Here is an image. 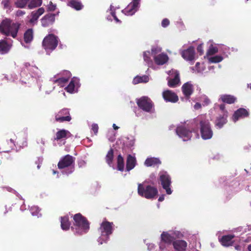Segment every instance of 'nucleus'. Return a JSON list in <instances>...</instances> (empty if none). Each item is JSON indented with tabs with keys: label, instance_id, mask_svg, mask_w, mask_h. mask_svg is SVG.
Here are the masks:
<instances>
[{
	"label": "nucleus",
	"instance_id": "obj_1",
	"mask_svg": "<svg viewBox=\"0 0 251 251\" xmlns=\"http://www.w3.org/2000/svg\"><path fill=\"white\" fill-rule=\"evenodd\" d=\"M193 124L200 125L201 138L204 140L210 139L213 136L210 122L205 115H200L193 120Z\"/></svg>",
	"mask_w": 251,
	"mask_h": 251
},
{
	"label": "nucleus",
	"instance_id": "obj_2",
	"mask_svg": "<svg viewBox=\"0 0 251 251\" xmlns=\"http://www.w3.org/2000/svg\"><path fill=\"white\" fill-rule=\"evenodd\" d=\"M20 26L18 23L12 22L10 19L5 18L0 24V32L6 36H10L15 38Z\"/></svg>",
	"mask_w": 251,
	"mask_h": 251
},
{
	"label": "nucleus",
	"instance_id": "obj_3",
	"mask_svg": "<svg viewBox=\"0 0 251 251\" xmlns=\"http://www.w3.org/2000/svg\"><path fill=\"white\" fill-rule=\"evenodd\" d=\"M193 121L185 122L177 126L176 129L177 135L183 141H186L190 140L192 137V132L193 129Z\"/></svg>",
	"mask_w": 251,
	"mask_h": 251
},
{
	"label": "nucleus",
	"instance_id": "obj_4",
	"mask_svg": "<svg viewBox=\"0 0 251 251\" xmlns=\"http://www.w3.org/2000/svg\"><path fill=\"white\" fill-rule=\"evenodd\" d=\"M75 222V233L79 235L86 233L89 229V224L85 218L80 213L76 214L74 216Z\"/></svg>",
	"mask_w": 251,
	"mask_h": 251
},
{
	"label": "nucleus",
	"instance_id": "obj_5",
	"mask_svg": "<svg viewBox=\"0 0 251 251\" xmlns=\"http://www.w3.org/2000/svg\"><path fill=\"white\" fill-rule=\"evenodd\" d=\"M138 194L147 199H153L158 194L156 188L151 185H144L139 183L138 186Z\"/></svg>",
	"mask_w": 251,
	"mask_h": 251
},
{
	"label": "nucleus",
	"instance_id": "obj_6",
	"mask_svg": "<svg viewBox=\"0 0 251 251\" xmlns=\"http://www.w3.org/2000/svg\"><path fill=\"white\" fill-rule=\"evenodd\" d=\"M113 223L103 222L101 223L100 228L101 232L100 236L98 238V241L100 244L106 242L109 239V236L113 232Z\"/></svg>",
	"mask_w": 251,
	"mask_h": 251
},
{
	"label": "nucleus",
	"instance_id": "obj_7",
	"mask_svg": "<svg viewBox=\"0 0 251 251\" xmlns=\"http://www.w3.org/2000/svg\"><path fill=\"white\" fill-rule=\"evenodd\" d=\"M75 161V157L67 154L61 158L57 166L60 169L69 168L68 171L65 172L66 174L69 175L74 171Z\"/></svg>",
	"mask_w": 251,
	"mask_h": 251
},
{
	"label": "nucleus",
	"instance_id": "obj_8",
	"mask_svg": "<svg viewBox=\"0 0 251 251\" xmlns=\"http://www.w3.org/2000/svg\"><path fill=\"white\" fill-rule=\"evenodd\" d=\"M58 45V38L52 34L46 36L42 42V45L47 52L52 51Z\"/></svg>",
	"mask_w": 251,
	"mask_h": 251
},
{
	"label": "nucleus",
	"instance_id": "obj_9",
	"mask_svg": "<svg viewBox=\"0 0 251 251\" xmlns=\"http://www.w3.org/2000/svg\"><path fill=\"white\" fill-rule=\"evenodd\" d=\"M159 178L162 187L166 190V193L171 194L172 191L170 187L171 180L169 175L166 172H161L159 173Z\"/></svg>",
	"mask_w": 251,
	"mask_h": 251
},
{
	"label": "nucleus",
	"instance_id": "obj_10",
	"mask_svg": "<svg viewBox=\"0 0 251 251\" xmlns=\"http://www.w3.org/2000/svg\"><path fill=\"white\" fill-rule=\"evenodd\" d=\"M138 106L143 111L147 112H151L153 104L151 100L146 97H143L137 101Z\"/></svg>",
	"mask_w": 251,
	"mask_h": 251
},
{
	"label": "nucleus",
	"instance_id": "obj_11",
	"mask_svg": "<svg viewBox=\"0 0 251 251\" xmlns=\"http://www.w3.org/2000/svg\"><path fill=\"white\" fill-rule=\"evenodd\" d=\"M71 76V74L69 71L64 70L55 75L54 78H51V80L54 83H58L61 87H63L64 84L68 81Z\"/></svg>",
	"mask_w": 251,
	"mask_h": 251
},
{
	"label": "nucleus",
	"instance_id": "obj_12",
	"mask_svg": "<svg viewBox=\"0 0 251 251\" xmlns=\"http://www.w3.org/2000/svg\"><path fill=\"white\" fill-rule=\"evenodd\" d=\"M24 66V71L28 72L32 77H34L36 79H39L41 77V72L36 66L32 65L29 63H25Z\"/></svg>",
	"mask_w": 251,
	"mask_h": 251
},
{
	"label": "nucleus",
	"instance_id": "obj_13",
	"mask_svg": "<svg viewBox=\"0 0 251 251\" xmlns=\"http://www.w3.org/2000/svg\"><path fill=\"white\" fill-rule=\"evenodd\" d=\"M140 0H132L126 8L122 12L126 15H133L137 10L140 5Z\"/></svg>",
	"mask_w": 251,
	"mask_h": 251
},
{
	"label": "nucleus",
	"instance_id": "obj_14",
	"mask_svg": "<svg viewBox=\"0 0 251 251\" xmlns=\"http://www.w3.org/2000/svg\"><path fill=\"white\" fill-rule=\"evenodd\" d=\"M55 120L59 122H63L64 121L69 122L71 120V117L70 116L69 110L68 109L64 108L60 110L55 116Z\"/></svg>",
	"mask_w": 251,
	"mask_h": 251
},
{
	"label": "nucleus",
	"instance_id": "obj_15",
	"mask_svg": "<svg viewBox=\"0 0 251 251\" xmlns=\"http://www.w3.org/2000/svg\"><path fill=\"white\" fill-rule=\"evenodd\" d=\"M182 57L186 61H189L192 64L195 59V51L194 48L190 47L181 52Z\"/></svg>",
	"mask_w": 251,
	"mask_h": 251
},
{
	"label": "nucleus",
	"instance_id": "obj_16",
	"mask_svg": "<svg viewBox=\"0 0 251 251\" xmlns=\"http://www.w3.org/2000/svg\"><path fill=\"white\" fill-rule=\"evenodd\" d=\"M168 74L170 75H172V77H173V78L168 80V85L170 87H176L180 82L178 71L175 70H172L169 72Z\"/></svg>",
	"mask_w": 251,
	"mask_h": 251
},
{
	"label": "nucleus",
	"instance_id": "obj_17",
	"mask_svg": "<svg viewBox=\"0 0 251 251\" xmlns=\"http://www.w3.org/2000/svg\"><path fill=\"white\" fill-rule=\"evenodd\" d=\"M163 97L165 101L176 102L178 100L177 95L171 90H166L163 93Z\"/></svg>",
	"mask_w": 251,
	"mask_h": 251
},
{
	"label": "nucleus",
	"instance_id": "obj_18",
	"mask_svg": "<svg viewBox=\"0 0 251 251\" xmlns=\"http://www.w3.org/2000/svg\"><path fill=\"white\" fill-rule=\"evenodd\" d=\"M55 21V14H48L44 16L41 19L42 25L44 27L49 26Z\"/></svg>",
	"mask_w": 251,
	"mask_h": 251
},
{
	"label": "nucleus",
	"instance_id": "obj_19",
	"mask_svg": "<svg viewBox=\"0 0 251 251\" xmlns=\"http://www.w3.org/2000/svg\"><path fill=\"white\" fill-rule=\"evenodd\" d=\"M228 115L226 113L219 115L216 119L215 126L218 128H221L224 125L227 123V117Z\"/></svg>",
	"mask_w": 251,
	"mask_h": 251
},
{
	"label": "nucleus",
	"instance_id": "obj_20",
	"mask_svg": "<svg viewBox=\"0 0 251 251\" xmlns=\"http://www.w3.org/2000/svg\"><path fill=\"white\" fill-rule=\"evenodd\" d=\"M79 87V80L76 78H73L65 89L68 92L73 93L77 91Z\"/></svg>",
	"mask_w": 251,
	"mask_h": 251
},
{
	"label": "nucleus",
	"instance_id": "obj_21",
	"mask_svg": "<svg viewBox=\"0 0 251 251\" xmlns=\"http://www.w3.org/2000/svg\"><path fill=\"white\" fill-rule=\"evenodd\" d=\"M161 238L162 241L170 244L176 238L175 233L174 232H163L161 234Z\"/></svg>",
	"mask_w": 251,
	"mask_h": 251
},
{
	"label": "nucleus",
	"instance_id": "obj_22",
	"mask_svg": "<svg viewBox=\"0 0 251 251\" xmlns=\"http://www.w3.org/2000/svg\"><path fill=\"white\" fill-rule=\"evenodd\" d=\"M72 136L71 133L67 130L60 129L58 130L54 138V140L59 141L61 139L64 140Z\"/></svg>",
	"mask_w": 251,
	"mask_h": 251
},
{
	"label": "nucleus",
	"instance_id": "obj_23",
	"mask_svg": "<svg viewBox=\"0 0 251 251\" xmlns=\"http://www.w3.org/2000/svg\"><path fill=\"white\" fill-rule=\"evenodd\" d=\"M249 113L246 109L239 108L234 112L232 119L234 122H236L239 118H243L247 117Z\"/></svg>",
	"mask_w": 251,
	"mask_h": 251
},
{
	"label": "nucleus",
	"instance_id": "obj_24",
	"mask_svg": "<svg viewBox=\"0 0 251 251\" xmlns=\"http://www.w3.org/2000/svg\"><path fill=\"white\" fill-rule=\"evenodd\" d=\"M12 46V43H8L4 40H0V53H7Z\"/></svg>",
	"mask_w": 251,
	"mask_h": 251
},
{
	"label": "nucleus",
	"instance_id": "obj_25",
	"mask_svg": "<svg viewBox=\"0 0 251 251\" xmlns=\"http://www.w3.org/2000/svg\"><path fill=\"white\" fill-rule=\"evenodd\" d=\"M45 12V10L43 8L41 7L39 8L36 11H32L30 15V19L29 20V22L31 24H34L39 17L42 15Z\"/></svg>",
	"mask_w": 251,
	"mask_h": 251
},
{
	"label": "nucleus",
	"instance_id": "obj_26",
	"mask_svg": "<svg viewBox=\"0 0 251 251\" xmlns=\"http://www.w3.org/2000/svg\"><path fill=\"white\" fill-rule=\"evenodd\" d=\"M174 248L178 251H185L187 246L186 241L182 240H178L173 242Z\"/></svg>",
	"mask_w": 251,
	"mask_h": 251
},
{
	"label": "nucleus",
	"instance_id": "obj_27",
	"mask_svg": "<svg viewBox=\"0 0 251 251\" xmlns=\"http://www.w3.org/2000/svg\"><path fill=\"white\" fill-rule=\"evenodd\" d=\"M182 91L183 94L188 98L193 93V85L189 82H186L182 85Z\"/></svg>",
	"mask_w": 251,
	"mask_h": 251
},
{
	"label": "nucleus",
	"instance_id": "obj_28",
	"mask_svg": "<svg viewBox=\"0 0 251 251\" xmlns=\"http://www.w3.org/2000/svg\"><path fill=\"white\" fill-rule=\"evenodd\" d=\"M154 59L157 65H163L168 61V56L165 53H161L154 56Z\"/></svg>",
	"mask_w": 251,
	"mask_h": 251
},
{
	"label": "nucleus",
	"instance_id": "obj_29",
	"mask_svg": "<svg viewBox=\"0 0 251 251\" xmlns=\"http://www.w3.org/2000/svg\"><path fill=\"white\" fill-rule=\"evenodd\" d=\"M136 158L131 155H128L126 160V169L129 171L134 168L136 165Z\"/></svg>",
	"mask_w": 251,
	"mask_h": 251
},
{
	"label": "nucleus",
	"instance_id": "obj_30",
	"mask_svg": "<svg viewBox=\"0 0 251 251\" xmlns=\"http://www.w3.org/2000/svg\"><path fill=\"white\" fill-rule=\"evenodd\" d=\"M234 237V236L232 235H225L221 238L220 242L223 246L228 247L232 245L233 243L232 239Z\"/></svg>",
	"mask_w": 251,
	"mask_h": 251
},
{
	"label": "nucleus",
	"instance_id": "obj_31",
	"mask_svg": "<svg viewBox=\"0 0 251 251\" xmlns=\"http://www.w3.org/2000/svg\"><path fill=\"white\" fill-rule=\"evenodd\" d=\"M220 100L223 102L228 104L233 103L236 100V98L230 95H221L220 96Z\"/></svg>",
	"mask_w": 251,
	"mask_h": 251
},
{
	"label": "nucleus",
	"instance_id": "obj_32",
	"mask_svg": "<svg viewBox=\"0 0 251 251\" xmlns=\"http://www.w3.org/2000/svg\"><path fill=\"white\" fill-rule=\"evenodd\" d=\"M161 164L160 160L157 158H148L145 161L144 164L147 167H151Z\"/></svg>",
	"mask_w": 251,
	"mask_h": 251
},
{
	"label": "nucleus",
	"instance_id": "obj_33",
	"mask_svg": "<svg viewBox=\"0 0 251 251\" xmlns=\"http://www.w3.org/2000/svg\"><path fill=\"white\" fill-rule=\"evenodd\" d=\"M149 80V76L146 75L142 76H136L133 79L132 82L134 84L139 83H146Z\"/></svg>",
	"mask_w": 251,
	"mask_h": 251
},
{
	"label": "nucleus",
	"instance_id": "obj_34",
	"mask_svg": "<svg viewBox=\"0 0 251 251\" xmlns=\"http://www.w3.org/2000/svg\"><path fill=\"white\" fill-rule=\"evenodd\" d=\"M33 38V32L31 28L27 29L24 34V40L25 43L31 42Z\"/></svg>",
	"mask_w": 251,
	"mask_h": 251
},
{
	"label": "nucleus",
	"instance_id": "obj_35",
	"mask_svg": "<svg viewBox=\"0 0 251 251\" xmlns=\"http://www.w3.org/2000/svg\"><path fill=\"white\" fill-rule=\"evenodd\" d=\"M70 223L69 222V218L67 216L61 218V226L63 230H67L69 229Z\"/></svg>",
	"mask_w": 251,
	"mask_h": 251
},
{
	"label": "nucleus",
	"instance_id": "obj_36",
	"mask_svg": "<svg viewBox=\"0 0 251 251\" xmlns=\"http://www.w3.org/2000/svg\"><path fill=\"white\" fill-rule=\"evenodd\" d=\"M68 5L76 10H79L83 7L81 3L75 0H71L69 2Z\"/></svg>",
	"mask_w": 251,
	"mask_h": 251
},
{
	"label": "nucleus",
	"instance_id": "obj_37",
	"mask_svg": "<svg viewBox=\"0 0 251 251\" xmlns=\"http://www.w3.org/2000/svg\"><path fill=\"white\" fill-rule=\"evenodd\" d=\"M113 150L111 149L107 152L105 156V160L108 165L111 167L113 160Z\"/></svg>",
	"mask_w": 251,
	"mask_h": 251
},
{
	"label": "nucleus",
	"instance_id": "obj_38",
	"mask_svg": "<svg viewBox=\"0 0 251 251\" xmlns=\"http://www.w3.org/2000/svg\"><path fill=\"white\" fill-rule=\"evenodd\" d=\"M124 161L123 157L119 154L117 157V168L120 171H123L124 169Z\"/></svg>",
	"mask_w": 251,
	"mask_h": 251
},
{
	"label": "nucleus",
	"instance_id": "obj_39",
	"mask_svg": "<svg viewBox=\"0 0 251 251\" xmlns=\"http://www.w3.org/2000/svg\"><path fill=\"white\" fill-rule=\"evenodd\" d=\"M42 0H30L28 4V7L29 9H32L36 7L40 6L42 4Z\"/></svg>",
	"mask_w": 251,
	"mask_h": 251
},
{
	"label": "nucleus",
	"instance_id": "obj_40",
	"mask_svg": "<svg viewBox=\"0 0 251 251\" xmlns=\"http://www.w3.org/2000/svg\"><path fill=\"white\" fill-rule=\"evenodd\" d=\"M209 62L210 63H219L222 61L223 57L221 55H216L212 57H207Z\"/></svg>",
	"mask_w": 251,
	"mask_h": 251
},
{
	"label": "nucleus",
	"instance_id": "obj_41",
	"mask_svg": "<svg viewBox=\"0 0 251 251\" xmlns=\"http://www.w3.org/2000/svg\"><path fill=\"white\" fill-rule=\"evenodd\" d=\"M150 52L149 51H145L143 53L144 60L148 65L152 64V61L150 58Z\"/></svg>",
	"mask_w": 251,
	"mask_h": 251
},
{
	"label": "nucleus",
	"instance_id": "obj_42",
	"mask_svg": "<svg viewBox=\"0 0 251 251\" xmlns=\"http://www.w3.org/2000/svg\"><path fill=\"white\" fill-rule=\"evenodd\" d=\"M30 0H18L16 2L17 7L19 8H24L29 2Z\"/></svg>",
	"mask_w": 251,
	"mask_h": 251
},
{
	"label": "nucleus",
	"instance_id": "obj_43",
	"mask_svg": "<svg viewBox=\"0 0 251 251\" xmlns=\"http://www.w3.org/2000/svg\"><path fill=\"white\" fill-rule=\"evenodd\" d=\"M218 51V50L217 47H213L212 45H211L206 52V55L209 56L214 54L217 53Z\"/></svg>",
	"mask_w": 251,
	"mask_h": 251
},
{
	"label": "nucleus",
	"instance_id": "obj_44",
	"mask_svg": "<svg viewBox=\"0 0 251 251\" xmlns=\"http://www.w3.org/2000/svg\"><path fill=\"white\" fill-rule=\"evenodd\" d=\"M161 51V48L159 47H153L151 49V54L153 57L156 56V54Z\"/></svg>",
	"mask_w": 251,
	"mask_h": 251
},
{
	"label": "nucleus",
	"instance_id": "obj_45",
	"mask_svg": "<svg viewBox=\"0 0 251 251\" xmlns=\"http://www.w3.org/2000/svg\"><path fill=\"white\" fill-rule=\"evenodd\" d=\"M30 211L31 212V214L33 216H37L38 217L39 216L38 215V213L39 212V207H38L37 206L31 207L30 209Z\"/></svg>",
	"mask_w": 251,
	"mask_h": 251
},
{
	"label": "nucleus",
	"instance_id": "obj_46",
	"mask_svg": "<svg viewBox=\"0 0 251 251\" xmlns=\"http://www.w3.org/2000/svg\"><path fill=\"white\" fill-rule=\"evenodd\" d=\"M99 127L97 124H93L92 125V130L94 132L95 134L96 135L98 132Z\"/></svg>",
	"mask_w": 251,
	"mask_h": 251
},
{
	"label": "nucleus",
	"instance_id": "obj_47",
	"mask_svg": "<svg viewBox=\"0 0 251 251\" xmlns=\"http://www.w3.org/2000/svg\"><path fill=\"white\" fill-rule=\"evenodd\" d=\"M170 22L167 19H164L163 20L161 23L162 26L164 27H166L169 25Z\"/></svg>",
	"mask_w": 251,
	"mask_h": 251
},
{
	"label": "nucleus",
	"instance_id": "obj_48",
	"mask_svg": "<svg viewBox=\"0 0 251 251\" xmlns=\"http://www.w3.org/2000/svg\"><path fill=\"white\" fill-rule=\"evenodd\" d=\"M197 51L200 53V55L203 53V50L202 49V44L199 45L197 47Z\"/></svg>",
	"mask_w": 251,
	"mask_h": 251
},
{
	"label": "nucleus",
	"instance_id": "obj_49",
	"mask_svg": "<svg viewBox=\"0 0 251 251\" xmlns=\"http://www.w3.org/2000/svg\"><path fill=\"white\" fill-rule=\"evenodd\" d=\"M220 110L222 111V114H224L225 113H227V111L225 110V105L224 104H221L219 106ZM228 115V114H227Z\"/></svg>",
	"mask_w": 251,
	"mask_h": 251
},
{
	"label": "nucleus",
	"instance_id": "obj_50",
	"mask_svg": "<svg viewBox=\"0 0 251 251\" xmlns=\"http://www.w3.org/2000/svg\"><path fill=\"white\" fill-rule=\"evenodd\" d=\"M43 161V158L42 157H39L38 158V160L36 162V164H37V168L38 169L40 168V164L42 163Z\"/></svg>",
	"mask_w": 251,
	"mask_h": 251
},
{
	"label": "nucleus",
	"instance_id": "obj_51",
	"mask_svg": "<svg viewBox=\"0 0 251 251\" xmlns=\"http://www.w3.org/2000/svg\"><path fill=\"white\" fill-rule=\"evenodd\" d=\"M56 6L52 4L51 2H50V5H49V9L50 11H54L55 9Z\"/></svg>",
	"mask_w": 251,
	"mask_h": 251
},
{
	"label": "nucleus",
	"instance_id": "obj_52",
	"mask_svg": "<svg viewBox=\"0 0 251 251\" xmlns=\"http://www.w3.org/2000/svg\"><path fill=\"white\" fill-rule=\"evenodd\" d=\"M113 8H114V7L112 5H111L110 7V11H111V14L114 18V17H116V13L115 11V9H113Z\"/></svg>",
	"mask_w": 251,
	"mask_h": 251
},
{
	"label": "nucleus",
	"instance_id": "obj_53",
	"mask_svg": "<svg viewBox=\"0 0 251 251\" xmlns=\"http://www.w3.org/2000/svg\"><path fill=\"white\" fill-rule=\"evenodd\" d=\"M25 14V12L21 10H19L17 11L16 15L18 16H20L24 15Z\"/></svg>",
	"mask_w": 251,
	"mask_h": 251
},
{
	"label": "nucleus",
	"instance_id": "obj_54",
	"mask_svg": "<svg viewBox=\"0 0 251 251\" xmlns=\"http://www.w3.org/2000/svg\"><path fill=\"white\" fill-rule=\"evenodd\" d=\"M201 103H200L199 102H197L194 106V108H195V109L196 110H198L200 108H201Z\"/></svg>",
	"mask_w": 251,
	"mask_h": 251
},
{
	"label": "nucleus",
	"instance_id": "obj_55",
	"mask_svg": "<svg viewBox=\"0 0 251 251\" xmlns=\"http://www.w3.org/2000/svg\"><path fill=\"white\" fill-rule=\"evenodd\" d=\"M2 3L3 4L4 7H7L9 5V0H3Z\"/></svg>",
	"mask_w": 251,
	"mask_h": 251
},
{
	"label": "nucleus",
	"instance_id": "obj_56",
	"mask_svg": "<svg viewBox=\"0 0 251 251\" xmlns=\"http://www.w3.org/2000/svg\"><path fill=\"white\" fill-rule=\"evenodd\" d=\"M203 102L204 103V105H207L210 103V100L208 98L205 97V98H204V100Z\"/></svg>",
	"mask_w": 251,
	"mask_h": 251
},
{
	"label": "nucleus",
	"instance_id": "obj_57",
	"mask_svg": "<svg viewBox=\"0 0 251 251\" xmlns=\"http://www.w3.org/2000/svg\"><path fill=\"white\" fill-rule=\"evenodd\" d=\"M154 248V246L152 244L148 245V249L149 251H151Z\"/></svg>",
	"mask_w": 251,
	"mask_h": 251
},
{
	"label": "nucleus",
	"instance_id": "obj_58",
	"mask_svg": "<svg viewBox=\"0 0 251 251\" xmlns=\"http://www.w3.org/2000/svg\"><path fill=\"white\" fill-rule=\"evenodd\" d=\"M164 200V196L162 195L159 198L158 201H162Z\"/></svg>",
	"mask_w": 251,
	"mask_h": 251
},
{
	"label": "nucleus",
	"instance_id": "obj_59",
	"mask_svg": "<svg viewBox=\"0 0 251 251\" xmlns=\"http://www.w3.org/2000/svg\"><path fill=\"white\" fill-rule=\"evenodd\" d=\"M113 127L115 130L118 129L119 128V127L117 126L115 124L113 125Z\"/></svg>",
	"mask_w": 251,
	"mask_h": 251
},
{
	"label": "nucleus",
	"instance_id": "obj_60",
	"mask_svg": "<svg viewBox=\"0 0 251 251\" xmlns=\"http://www.w3.org/2000/svg\"><path fill=\"white\" fill-rule=\"evenodd\" d=\"M6 189H7V191H9V192H12V191H13V192H15V190H13V189H12V188H6Z\"/></svg>",
	"mask_w": 251,
	"mask_h": 251
},
{
	"label": "nucleus",
	"instance_id": "obj_61",
	"mask_svg": "<svg viewBox=\"0 0 251 251\" xmlns=\"http://www.w3.org/2000/svg\"><path fill=\"white\" fill-rule=\"evenodd\" d=\"M114 20L116 21V22L117 23H118V22H121L117 18V17L116 16V17H114Z\"/></svg>",
	"mask_w": 251,
	"mask_h": 251
},
{
	"label": "nucleus",
	"instance_id": "obj_62",
	"mask_svg": "<svg viewBox=\"0 0 251 251\" xmlns=\"http://www.w3.org/2000/svg\"><path fill=\"white\" fill-rule=\"evenodd\" d=\"M248 249L249 251H251V245H249V246L248 247Z\"/></svg>",
	"mask_w": 251,
	"mask_h": 251
},
{
	"label": "nucleus",
	"instance_id": "obj_63",
	"mask_svg": "<svg viewBox=\"0 0 251 251\" xmlns=\"http://www.w3.org/2000/svg\"><path fill=\"white\" fill-rule=\"evenodd\" d=\"M41 143H42L43 145H45V141H44L43 139H42V140H41Z\"/></svg>",
	"mask_w": 251,
	"mask_h": 251
},
{
	"label": "nucleus",
	"instance_id": "obj_64",
	"mask_svg": "<svg viewBox=\"0 0 251 251\" xmlns=\"http://www.w3.org/2000/svg\"><path fill=\"white\" fill-rule=\"evenodd\" d=\"M10 142L12 143H14V141L12 139H10Z\"/></svg>",
	"mask_w": 251,
	"mask_h": 251
}]
</instances>
